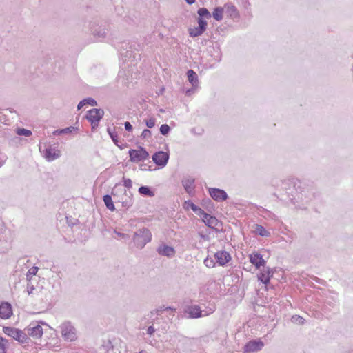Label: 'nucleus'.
I'll list each match as a JSON object with an SVG mask.
<instances>
[{"mask_svg": "<svg viewBox=\"0 0 353 353\" xmlns=\"http://www.w3.org/2000/svg\"><path fill=\"white\" fill-rule=\"evenodd\" d=\"M152 239V233L147 228H142L137 230L133 235L132 240L135 246L142 249Z\"/></svg>", "mask_w": 353, "mask_h": 353, "instance_id": "f257e3e1", "label": "nucleus"}, {"mask_svg": "<svg viewBox=\"0 0 353 353\" xmlns=\"http://www.w3.org/2000/svg\"><path fill=\"white\" fill-rule=\"evenodd\" d=\"M3 331L5 334L12 337L21 344L28 343L30 339L27 334L18 328L8 326L3 327Z\"/></svg>", "mask_w": 353, "mask_h": 353, "instance_id": "f03ea898", "label": "nucleus"}, {"mask_svg": "<svg viewBox=\"0 0 353 353\" xmlns=\"http://www.w3.org/2000/svg\"><path fill=\"white\" fill-rule=\"evenodd\" d=\"M103 115L104 111L101 108H93L88 112L85 118L90 122L92 130L98 127Z\"/></svg>", "mask_w": 353, "mask_h": 353, "instance_id": "7ed1b4c3", "label": "nucleus"}, {"mask_svg": "<svg viewBox=\"0 0 353 353\" xmlns=\"http://www.w3.org/2000/svg\"><path fill=\"white\" fill-rule=\"evenodd\" d=\"M130 161L134 163H138L147 159L149 157V153L141 146L138 150L130 149L128 151Z\"/></svg>", "mask_w": 353, "mask_h": 353, "instance_id": "20e7f679", "label": "nucleus"}, {"mask_svg": "<svg viewBox=\"0 0 353 353\" xmlns=\"http://www.w3.org/2000/svg\"><path fill=\"white\" fill-rule=\"evenodd\" d=\"M117 186L112 191V195L114 197L116 203H121L122 207L128 209L133 204V200L132 196H128L127 192L125 190H122L121 192H123V195L121 198H119V196L116 193Z\"/></svg>", "mask_w": 353, "mask_h": 353, "instance_id": "39448f33", "label": "nucleus"}, {"mask_svg": "<svg viewBox=\"0 0 353 353\" xmlns=\"http://www.w3.org/2000/svg\"><path fill=\"white\" fill-rule=\"evenodd\" d=\"M61 327L62 336L65 340L74 341L76 339L75 329L70 323L65 322Z\"/></svg>", "mask_w": 353, "mask_h": 353, "instance_id": "423d86ee", "label": "nucleus"}, {"mask_svg": "<svg viewBox=\"0 0 353 353\" xmlns=\"http://www.w3.org/2000/svg\"><path fill=\"white\" fill-rule=\"evenodd\" d=\"M39 150L48 161H54L61 157V151L56 148L48 146L41 151V148L40 147Z\"/></svg>", "mask_w": 353, "mask_h": 353, "instance_id": "0eeeda50", "label": "nucleus"}, {"mask_svg": "<svg viewBox=\"0 0 353 353\" xmlns=\"http://www.w3.org/2000/svg\"><path fill=\"white\" fill-rule=\"evenodd\" d=\"M152 158L157 165L163 168L169 160V154L163 151H158L152 155Z\"/></svg>", "mask_w": 353, "mask_h": 353, "instance_id": "6e6552de", "label": "nucleus"}, {"mask_svg": "<svg viewBox=\"0 0 353 353\" xmlns=\"http://www.w3.org/2000/svg\"><path fill=\"white\" fill-rule=\"evenodd\" d=\"M210 196L216 201L221 202L227 200L228 196L226 192L222 189L211 188H209Z\"/></svg>", "mask_w": 353, "mask_h": 353, "instance_id": "1a4fd4ad", "label": "nucleus"}, {"mask_svg": "<svg viewBox=\"0 0 353 353\" xmlns=\"http://www.w3.org/2000/svg\"><path fill=\"white\" fill-rule=\"evenodd\" d=\"M264 346V343L261 340H252L248 342L244 347V352L250 353L259 351Z\"/></svg>", "mask_w": 353, "mask_h": 353, "instance_id": "9d476101", "label": "nucleus"}, {"mask_svg": "<svg viewBox=\"0 0 353 353\" xmlns=\"http://www.w3.org/2000/svg\"><path fill=\"white\" fill-rule=\"evenodd\" d=\"M273 274L274 272L270 268L265 266L258 274V279L263 284L267 285L270 283V280L273 276Z\"/></svg>", "mask_w": 353, "mask_h": 353, "instance_id": "9b49d317", "label": "nucleus"}, {"mask_svg": "<svg viewBox=\"0 0 353 353\" xmlns=\"http://www.w3.org/2000/svg\"><path fill=\"white\" fill-rule=\"evenodd\" d=\"M27 333L30 336L39 339L43 335V329L39 324L32 323L27 327Z\"/></svg>", "mask_w": 353, "mask_h": 353, "instance_id": "f8f14e48", "label": "nucleus"}, {"mask_svg": "<svg viewBox=\"0 0 353 353\" xmlns=\"http://www.w3.org/2000/svg\"><path fill=\"white\" fill-rule=\"evenodd\" d=\"M214 258L216 263L221 266L225 265L231 260V256L229 252L224 250L216 252L214 254Z\"/></svg>", "mask_w": 353, "mask_h": 353, "instance_id": "ddd939ff", "label": "nucleus"}, {"mask_svg": "<svg viewBox=\"0 0 353 353\" xmlns=\"http://www.w3.org/2000/svg\"><path fill=\"white\" fill-rule=\"evenodd\" d=\"M159 255L165 256L167 257H172L175 254V250L173 247L166 244H161L157 250Z\"/></svg>", "mask_w": 353, "mask_h": 353, "instance_id": "4468645a", "label": "nucleus"}, {"mask_svg": "<svg viewBox=\"0 0 353 353\" xmlns=\"http://www.w3.org/2000/svg\"><path fill=\"white\" fill-rule=\"evenodd\" d=\"M250 261L252 263L257 269H260L262 266L265 268L266 261L263 259V256L257 252L252 253L250 255Z\"/></svg>", "mask_w": 353, "mask_h": 353, "instance_id": "2eb2a0df", "label": "nucleus"}, {"mask_svg": "<svg viewBox=\"0 0 353 353\" xmlns=\"http://www.w3.org/2000/svg\"><path fill=\"white\" fill-rule=\"evenodd\" d=\"M12 314V305L9 303L3 302L0 304V317L1 319H9Z\"/></svg>", "mask_w": 353, "mask_h": 353, "instance_id": "dca6fc26", "label": "nucleus"}, {"mask_svg": "<svg viewBox=\"0 0 353 353\" xmlns=\"http://www.w3.org/2000/svg\"><path fill=\"white\" fill-rule=\"evenodd\" d=\"M301 182H299V185H297L296 183L294 184V187L296 188V190L297 192L300 189L299 194H301V196H299V199H303V197L304 196L305 199H312L311 195L312 194L313 195V193L311 191V190H310L309 188L301 187Z\"/></svg>", "mask_w": 353, "mask_h": 353, "instance_id": "f3484780", "label": "nucleus"}, {"mask_svg": "<svg viewBox=\"0 0 353 353\" xmlns=\"http://www.w3.org/2000/svg\"><path fill=\"white\" fill-rule=\"evenodd\" d=\"M187 77L188 81L192 84L193 88H197L199 85V79L197 74L192 69L187 71Z\"/></svg>", "mask_w": 353, "mask_h": 353, "instance_id": "a211bd4d", "label": "nucleus"}, {"mask_svg": "<svg viewBox=\"0 0 353 353\" xmlns=\"http://www.w3.org/2000/svg\"><path fill=\"white\" fill-rule=\"evenodd\" d=\"M189 317L190 318H199L202 316V311L199 306L198 305H192L188 308Z\"/></svg>", "mask_w": 353, "mask_h": 353, "instance_id": "6ab92c4d", "label": "nucleus"}, {"mask_svg": "<svg viewBox=\"0 0 353 353\" xmlns=\"http://www.w3.org/2000/svg\"><path fill=\"white\" fill-rule=\"evenodd\" d=\"M92 35L96 41H101L106 37L107 32L104 28L99 27L92 30Z\"/></svg>", "mask_w": 353, "mask_h": 353, "instance_id": "aec40b11", "label": "nucleus"}, {"mask_svg": "<svg viewBox=\"0 0 353 353\" xmlns=\"http://www.w3.org/2000/svg\"><path fill=\"white\" fill-rule=\"evenodd\" d=\"M77 130H78L77 128L74 127V126H70V127H68L65 128L56 130L52 132V134L54 136H59V135H62L64 134L72 133L73 132H75Z\"/></svg>", "mask_w": 353, "mask_h": 353, "instance_id": "412c9836", "label": "nucleus"}, {"mask_svg": "<svg viewBox=\"0 0 353 353\" xmlns=\"http://www.w3.org/2000/svg\"><path fill=\"white\" fill-rule=\"evenodd\" d=\"M90 105L91 106L97 105V102L95 99L91 97H88L81 100L77 105V109L81 110L84 105Z\"/></svg>", "mask_w": 353, "mask_h": 353, "instance_id": "4be33fe9", "label": "nucleus"}, {"mask_svg": "<svg viewBox=\"0 0 353 353\" xmlns=\"http://www.w3.org/2000/svg\"><path fill=\"white\" fill-rule=\"evenodd\" d=\"M194 179L192 178L185 179L182 181V185L188 193L191 192L194 189Z\"/></svg>", "mask_w": 353, "mask_h": 353, "instance_id": "5701e85b", "label": "nucleus"}, {"mask_svg": "<svg viewBox=\"0 0 353 353\" xmlns=\"http://www.w3.org/2000/svg\"><path fill=\"white\" fill-rule=\"evenodd\" d=\"M138 192L141 195H143V196H150V197L154 196V191L149 186L142 185L139 188Z\"/></svg>", "mask_w": 353, "mask_h": 353, "instance_id": "b1692460", "label": "nucleus"}, {"mask_svg": "<svg viewBox=\"0 0 353 353\" xmlns=\"http://www.w3.org/2000/svg\"><path fill=\"white\" fill-rule=\"evenodd\" d=\"M205 224L206 226L210 228L211 229L217 230L216 229V227L218 226L219 225H221V223L215 216H212L209 217V219H207L206 221H205Z\"/></svg>", "mask_w": 353, "mask_h": 353, "instance_id": "393cba45", "label": "nucleus"}, {"mask_svg": "<svg viewBox=\"0 0 353 353\" xmlns=\"http://www.w3.org/2000/svg\"><path fill=\"white\" fill-rule=\"evenodd\" d=\"M103 202L106 206V208L110 211L115 210V206L114 205V202L111 195L105 194L103 197Z\"/></svg>", "mask_w": 353, "mask_h": 353, "instance_id": "a878e982", "label": "nucleus"}, {"mask_svg": "<svg viewBox=\"0 0 353 353\" xmlns=\"http://www.w3.org/2000/svg\"><path fill=\"white\" fill-rule=\"evenodd\" d=\"M107 132L108 133V134L110 135L111 139L112 140V141L114 142V143L118 146L119 148H123L119 144V139H118V135H117V133L115 130V128H108L107 129Z\"/></svg>", "mask_w": 353, "mask_h": 353, "instance_id": "bb28decb", "label": "nucleus"}, {"mask_svg": "<svg viewBox=\"0 0 353 353\" xmlns=\"http://www.w3.org/2000/svg\"><path fill=\"white\" fill-rule=\"evenodd\" d=\"M225 12L228 14L231 18L234 19L238 17V12L235 6L230 4H226L225 6Z\"/></svg>", "mask_w": 353, "mask_h": 353, "instance_id": "cd10ccee", "label": "nucleus"}, {"mask_svg": "<svg viewBox=\"0 0 353 353\" xmlns=\"http://www.w3.org/2000/svg\"><path fill=\"white\" fill-rule=\"evenodd\" d=\"M206 30L204 28L199 27H195L194 28H189V34L191 37H196L201 36Z\"/></svg>", "mask_w": 353, "mask_h": 353, "instance_id": "c85d7f7f", "label": "nucleus"}, {"mask_svg": "<svg viewBox=\"0 0 353 353\" xmlns=\"http://www.w3.org/2000/svg\"><path fill=\"white\" fill-rule=\"evenodd\" d=\"M128 46V43H123V46L121 47L120 50V53L122 56H124L126 59H130L132 57V51L128 50L127 49V47ZM134 58V56H133Z\"/></svg>", "mask_w": 353, "mask_h": 353, "instance_id": "c756f323", "label": "nucleus"}, {"mask_svg": "<svg viewBox=\"0 0 353 353\" xmlns=\"http://www.w3.org/2000/svg\"><path fill=\"white\" fill-rule=\"evenodd\" d=\"M223 8L216 7L212 12V17L216 21H221L223 19Z\"/></svg>", "mask_w": 353, "mask_h": 353, "instance_id": "7c9ffc66", "label": "nucleus"}, {"mask_svg": "<svg viewBox=\"0 0 353 353\" xmlns=\"http://www.w3.org/2000/svg\"><path fill=\"white\" fill-rule=\"evenodd\" d=\"M197 14H199V17L203 19H210L212 15L209 10L206 8H201L197 10Z\"/></svg>", "mask_w": 353, "mask_h": 353, "instance_id": "2f4dec72", "label": "nucleus"}, {"mask_svg": "<svg viewBox=\"0 0 353 353\" xmlns=\"http://www.w3.org/2000/svg\"><path fill=\"white\" fill-rule=\"evenodd\" d=\"M256 232L261 236H268L270 235V232L263 226L260 225H256Z\"/></svg>", "mask_w": 353, "mask_h": 353, "instance_id": "473e14b6", "label": "nucleus"}, {"mask_svg": "<svg viewBox=\"0 0 353 353\" xmlns=\"http://www.w3.org/2000/svg\"><path fill=\"white\" fill-rule=\"evenodd\" d=\"M102 347L106 351V352L109 353L110 350H114V345L110 340L103 341Z\"/></svg>", "mask_w": 353, "mask_h": 353, "instance_id": "72a5a7b5", "label": "nucleus"}, {"mask_svg": "<svg viewBox=\"0 0 353 353\" xmlns=\"http://www.w3.org/2000/svg\"><path fill=\"white\" fill-rule=\"evenodd\" d=\"M17 134L20 136L30 137L32 135V132L25 128H17Z\"/></svg>", "mask_w": 353, "mask_h": 353, "instance_id": "f704fd0d", "label": "nucleus"}, {"mask_svg": "<svg viewBox=\"0 0 353 353\" xmlns=\"http://www.w3.org/2000/svg\"><path fill=\"white\" fill-rule=\"evenodd\" d=\"M291 321L294 323L299 325H303L305 322V319L299 315H294L292 316Z\"/></svg>", "mask_w": 353, "mask_h": 353, "instance_id": "c9c22d12", "label": "nucleus"}, {"mask_svg": "<svg viewBox=\"0 0 353 353\" xmlns=\"http://www.w3.org/2000/svg\"><path fill=\"white\" fill-rule=\"evenodd\" d=\"M159 130H160V133L162 135L166 136L170 132L171 128H170V127L168 125L163 124V125H161Z\"/></svg>", "mask_w": 353, "mask_h": 353, "instance_id": "e433bc0d", "label": "nucleus"}, {"mask_svg": "<svg viewBox=\"0 0 353 353\" xmlns=\"http://www.w3.org/2000/svg\"><path fill=\"white\" fill-rule=\"evenodd\" d=\"M7 342V339L0 336V353H6V343Z\"/></svg>", "mask_w": 353, "mask_h": 353, "instance_id": "4c0bfd02", "label": "nucleus"}, {"mask_svg": "<svg viewBox=\"0 0 353 353\" xmlns=\"http://www.w3.org/2000/svg\"><path fill=\"white\" fill-rule=\"evenodd\" d=\"M196 207H197V205H195L190 200L185 201L184 203V208L186 209L191 208L192 210V211H194V210H197Z\"/></svg>", "mask_w": 353, "mask_h": 353, "instance_id": "58836bf2", "label": "nucleus"}, {"mask_svg": "<svg viewBox=\"0 0 353 353\" xmlns=\"http://www.w3.org/2000/svg\"><path fill=\"white\" fill-rule=\"evenodd\" d=\"M39 270V268L37 267V266H33L27 272V274H26V276H27V279L28 280H30V278H29V276L31 275H36V274L37 273Z\"/></svg>", "mask_w": 353, "mask_h": 353, "instance_id": "ea45409f", "label": "nucleus"}, {"mask_svg": "<svg viewBox=\"0 0 353 353\" xmlns=\"http://www.w3.org/2000/svg\"><path fill=\"white\" fill-rule=\"evenodd\" d=\"M197 23H198L199 27H201V28H204L205 30L207 29L208 23L203 18L198 17Z\"/></svg>", "mask_w": 353, "mask_h": 353, "instance_id": "a19ab883", "label": "nucleus"}, {"mask_svg": "<svg viewBox=\"0 0 353 353\" xmlns=\"http://www.w3.org/2000/svg\"><path fill=\"white\" fill-rule=\"evenodd\" d=\"M152 136V132L150 130L148 129H145L143 130L141 134V137L143 139H147L148 138H150Z\"/></svg>", "mask_w": 353, "mask_h": 353, "instance_id": "79ce46f5", "label": "nucleus"}, {"mask_svg": "<svg viewBox=\"0 0 353 353\" xmlns=\"http://www.w3.org/2000/svg\"><path fill=\"white\" fill-rule=\"evenodd\" d=\"M204 264L208 268H214L215 266V262L212 259L206 258L204 260Z\"/></svg>", "mask_w": 353, "mask_h": 353, "instance_id": "37998d69", "label": "nucleus"}, {"mask_svg": "<svg viewBox=\"0 0 353 353\" xmlns=\"http://www.w3.org/2000/svg\"><path fill=\"white\" fill-rule=\"evenodd\" d=\"M156 119L153 117L145 121V125L148 128H152L155 125Z\"/></svg>", "mask_w": 353, "mask_h": 353, "instance_id": "c03bdc74", "label": "nucleus"}, {"mask_svg": "<svg viewBox=\"0 0 353 353\" xmlns=\"http://www.w3.org/2000/svg\"><path fill=\"white\" fill-rule=\"evenodd\" d=\"M123 185L125 188H132V181H131V179L123 177Z\"/></svg>", "mask_w": 353, "mask_h": 353, "instance_id": "a18cd8bd", "label": "nucleus"}, {"mask_svg": "<svg viewBox=\"0 0 353 353\" xmlns=\"http://www.w3.org/2000/svg\"><path fill=\"white\" fill-rule=\"evenodd\" d=\"M162 311H163V306H161V307L151 311L150 312V315H151L150 317H152L154 314L159 315Z\"/></svg>", "mask_w": 353, "mask_h": 353, "instance_id": "49530a36", "label": "nucleus"}, {"mask_svg": "<svg viewBox=\"0 0 353 353\" xmlns=\"http://www.w3.org/2000/svg\"><path fill=\"white\" fill-rule=\"evenodd\" d=\"M124 127L126 131L131 132L133 129L132 124L129 121L124 123Z\"/></svg>", "mask_w": 353, "mask_h": 353, "instance_id": "de8ad7c7", "label": "nucleus"}, {"mask_svg": "<svg viewBox=\"0 0 353 353\" xmlns=\"http://www.w3.org/2000/svg\"><path fill=\"white\" fill-rule=\"evenodd\" d=\"M196 210H194L193 212H195L198 216H199L200 217L202 216V215L204 214V213L205 212L203 210H202L200 207L197 206L196 207Z\"/></svg>", "mask_w": 353, "mask_h": 353, "instance_id": "09e8293b", "label": "nucleus"}, {"mask_svg": "<svg viewBox=\"0 0 353 353\" xmlns=\"http://www.w3.org/2000/svg\"><path fill=\"white\" fill-rule=\"evenodd\" d=\"M34 290V287L32 285H30L29 283H28L27 292H28V294H31Z\"/></svg>", "mask_w": 353, "mask_h": 353, "instance_id": "8fccbe9b", "label": "nucleus"}, {"mask_svg": "<svg viewBox=\"0 0 353 353\" xmlns=\"http://www.w3.org/2000/svg\"><path fill=\"white\" fill-rule=\"evenodd\" d=\"M155 329L153 326H149L147 329V334L149 335H152L154 333Z\"/></svg>", "mask_w": 353, "mask_h": 353, "instance_id": "3c124183", "label": "nucleus"}, {"mask_svg": "<svg viewBox=\"0 0 353 353\" xmlns=\"http://www.w3.org/2000/svg\"><path fill=\"white\" fill-rule=\"evenodd\" d=\"M212 216V215L205 212L203 215H202L201 219L202 221L205 223V221H206L207 219H209V217Z\"/></svg>", "mask_w": 353, "mask_h": 353, "instance_id": "603ef678", "label": "nucleus"}, {"mask_svg": "<svg viewBox=\"0 0 353 353\" xmlns=\"http://www.w3.org/2000/svg\"><path fill=\"white\" fill-rule=\"evenodd\" d=\"M150 166L147 164H141L140 165V169L141 170H150Z\"/></svg>", "mask_w": 353, "mask_h": 353, "instance_id": "864d4df0", "label": "nucleus"}, {"mask_svg": "<svg viewBox=\"0 0 353 353\" xmlns=\"http://www.w3.org/2000/svg\"><path fill=\"white\" fill-rule=\"evenodd\" d=\"M195 88H193L192 87V88L188 89L185 91V95L186 96H190L194 92Z\"/></svg>", "mask_w": 353, "mask_h": 353, "instance_id": "5fc2aeb1", "label": "nucleus"}, {"mask_svg": "<svg viewBox=\"0 0 353 353\" xmlns=\"http://www.w3.org/2000/svg\"><path fill=\"white\" fill-rule=\"evenodd\" d=\"M163 310H166V311L171 310V311H173V312H176V308H174V307H170V306H168V307H165L163 306Z\"/></svg>", "mask_w": 353, "mask_h": 353, "instance_id": "6e6d98bb", "label": "nucleus"}, {"mask_svg": "<svg viewBox=\"0 0 353 353\" xmlns=\"http://www.w3.org/2000/svg\"><path fill=\"white\" fill-rule=\"evenodd\" d=\"M115 232H116V234H117L119 236L122 237V238H124L125 236H127V234H124V233H121V232H117V231H116Z\"/></svg>", "mask_w": 353, "mask_h": 353, "instance_id": "4d7b16f0", "label": "nucleus"}, {"mask_svg": "<svg viewBox=\"0 0 353 353\" xmlns=\"http://www.w3.org/2000/svg\"><path fill=\"white\" fill-rule=\"evenodd\" d=\"M203 201L205 202V203L210 204L212 206L213 205L212 201L210 199H207L206 200H203Z\"/></svg>", "mask_w": 353, "mask_h": 353, "instance_id": "13d9d810", "label": "nucleus"}, {"mask_svg": "<svg viewBox=\"0 0 353 353\" xmlns=\"http://www.w3.org/2000/svg\"><path fill=\"white\" fill-rule=\"evenodd\" d=\"M185 1L188 4L192 5L195 2L196 0H185Z\"/></svg>", "mask_w": 353, "mask_h": 353, "instance_id": "bf43d9fd", "label": "nucleus"}, {"mask_svg": "<svg viewBox=\"0 0 353 353\" xmlns=\"http://www.w3.org/2000/svg\"><path fill=\"white\" fill-rule=\"evenodd\" d=\"M160 111L162 112H164V110L163 109H161Z\"/></svg>", "mask_w": 353, "mask_h": 353, "instance_id": "052dcab7", "label": "nucleus"}]
</instances>
